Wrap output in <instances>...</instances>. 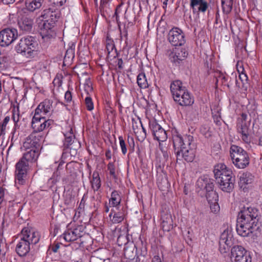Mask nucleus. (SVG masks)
I'll list each match as a JSON object with an SVG mask.
<instances>
[{
  "label": "nucleus",
  "instance_id": "obj_48",
  "mask_svg": "<svg viewBox=\"0 0 262 262\" xmlns=\"http://www.w3.org/2000/svg\"><path fill=\"white\" fill-rule=\"evenodd\" d=\"M117 243L119 246L126 244L127 243L126 236L123 235H119L117 238Z\"/></svg>",
  "mask_w": 262,
  "mask_h": 262
},
{
  "label": "nucleus",
  "instance_id": "obj_11",
  "mask_svg": "<svg viewBox=\"0 0 262 262\" xmlns=\"http://www.w3.org/2000/svg\"><path fill=\"white\" fill-rule=\"evenodd\" d=\"M65 139L63 143L64 150L70 148L71 156H73L77 153V148L80 146V143L75 140V136L72 132V129L70 133L64 135Z\"/></svg>",
  "mask_w": 262,
  "mask_h": 262
},
{
  "label": "nucleus",
  "instance_id": "obj_60",
  "mask_svg": "<svg viewBox=\"0 0 262 262\" xmlns=\"http://www.w3.org/2000/svg\"><path fill=\"white\" fill-rule=\"evenodd\" d=\"M4 196V190L3 188L0 189V204L2 203Z\"/></svg>",
  "mask_w": 262,
  "mask_h": 262
},
{
  "label": "nucleus",
  "instance_id": "obj_49",
  "mask_svg": "<svg viewBox=\"0 0 262 262\" xmlns=\"http://www.w3.org/2000/svg\"><path fill=\"white\" fill-rule=\"evenodd\" d=\"M107 169L109 170L110 175L115 178V167L113 163H109L107 165Z\"/></svg>",
  "mask_w": 262,
  "mask_h": 262
},
{
  "label": "nucleus",
  "instance_id": "obj_51",
  "mask_svg": "<svg viewBox=\"0 0 262 262\" xmlns=\"http://www.w3.org/2000/svg\"><path fill=\"white\" fill-rule=\"evenodd\" d=\"M106 49H107V54H108V56L110 55L111 52L113 51V50L114 49H115V53H116V54L118 55V54L117 53V50L115 48V46L114 44H113V43L107 44L106 45Z\"/></svg>",
  "mask_w": 262,
  "mask_h": 262
},
{
  "label": "nucleus",
  "instance_id": "obj_47",
  "mask_svg": "<svg viewBox=\"0 0 262 262\" xmlns=\"http://www.w3.org/2000/svg\"><path fill=\"white\" fill-rule=\"evenodd\" d=\"M139 127H142L141 121L139 120V122H136L134 119H133L132 128L135 133H137L138 132V129Z\"/></svg>",
  "mask_w": 262,
  "mask_h": 262
},
{
  "label": "nucleus",
  "instance_id": "obj_57",
  "mask_svg": "<svg viewBox=\"0 0 262 262\" xmlns=\"http://www.w3.org/2000/svg\"><path fill=\"white\" fill-rule=\"evenodd\" d=\"M117 64L120 70H122L123 68V61L122 58L118 59Z\"/></svg>",
  "mask_w": 262,
  "mask_h": 262
},
{
  "label": "nucleus",
  "instance_id": "obj_12",
  "mask_svg": "<svg viewBox=\"0 0 262 262\" xmlns=\"http://www.w3.org/2000/svg\"><path fill=\"white\" fill-rule=\"evenodd\" d=\"M214 178L216 181L222 182V180L230 177L233 175L232 171L228 168L223 163H219L215 165L213 170Z\"/></svg>",
  "mask_w": 262,
  "mask_h": 262
},
{
  "label": "nucleus",
  "instance_id": "obj_6",
  "mask_svg": "<svg viewBox=\"0 0 262 262\" xmlns=\"http://www.w3.org/2000/svg\"><path fill=\"white\" fill-rule=\"evenodd\" d=\"M230 156L234 166L243 169L249 165L250 159L246 151L237 145H232L230 147Z\"/></svg>",
  "mask_w": 262,
  "mask_h": 262
},
{
  "label": "nucleus",
  "instance_id": "obj_21",
  "mask_svg": "<svg viewBox=\"0 0 262 262\" xmlns=\"http://www.w3.org/2000/svg\"><path fill=\"white\" fill-rule=\"evenodd\" d=\"M197 186L201 189L204 188L206 192L213 191L214 184L213 180L207 176H204L199 178L196 182Z\"/></svg>",
  "mask_w": 262,
  "mask_h": 262
},
{
  "label": "nucleus",
  "instance_id": "obj_27",
  "mask_svg": "<svg viewBox=\"0 0 262 262\" xmlns=\"http://www.w3.org/2000/svg\"><path fill=\"white\" fill-rule=\"evenodd\" d=\"M162 223L161 227L164 231H169L173 228V221L170 214L162 215Z\"/></svg>",
  "mask_w": 262,
  "mask_h": 262
},
{
  "label": "nucleus",
  "instance_id": "obj_15",
  "mask_svg": "<svg viewBox=\"0 0 262 262\" xmlns=\"http://www.w3.org/2000/svg\"><path fill=\"white\" fill-rule=\"evenodd\" d=\"M33 25V19L28 14L22 15L18 19V27L24 32H31Z\"/></svg>",
  "mask_w": 262,
  "mask_h": 262
},
{
  "label": "nucleus",
  "instance_id": "obj_43",
  "mask_svg": "<svg viewBox=\"0 0 262 262\" xmlns=\"http://www.w3.org/2000/svg\"><path fill=\"white\" fill-rule=\"evenodd\" d=\"M252 258L249 253L245 254L243 256L239 257L238 258H235L234 262H251Z\"/></svg>",
  "mask_w": 262,
  "mask_h": 262
},
{
  "label": "nucleus",
  "instance_id": "obj_13",
  "mask_svg": "<svg viewBox=\"0 0 262 262\" xmlns=\"http://www.w3.org/2000/svg\"><path fill=\"white\" fill-rule=\"evenodd\" d=\"M20 239L29 243V245H35L39 241L38 232L33 231L29 228H24L21 232Z\"/></svg>",
  "mask_w": 262,
  "mask_h": 262
},
{
  "label": "nucleus",
  "instance_id": "obj_46",
  "mask_svg": "<svg viewBox=\"0 0 262 262\" xmlns=\"http://www.w3.org/2000/svg\"><path fill=\"white\" fill-rule=\"evenodd\" d=\"M10 120L9 116H7L3 120V123L0 125V135L4 134V132L6 128V125Z\"/></svg>",
  "mask_w": 262,
  "mask_h": 262
},
{
  "label": "nucleus",
  "instance_id": "obj_2",
  "mask_svg": "<svg viewBox=\"0 0 262 262\" xmlns=\"http://www.w3.org/2000/svg\"><path fill=\"white\" fill-rule=\"evenodd\" d=\"M173 144L177 155V160L184 159L188 162H192L195 157L196 145L193 137L190 135L182 137L180 135L173 136Z\"/></svg>",
  "mask_w": 262,
  "mask_h": 262
},
{
  "label": "nucleus",
  "instance_id": "obj_5",
  "mask_svg": "<svg viewBox=\"0 0 262 262\" xmlns=\"http://www.w3.org/2000/svg\"><path fill=\"white\" fill-rule=\"evenodd\" d=\"M38 48L37 38L30 35L23 37L15 47L17 53L29 58L33 57L37 54Z\"/></svg>",
  "mask_w": 262,
  "mask_h": 262
},
{
  "label": "nucleus",
  "instance_id": "obj_39",
  "mask_svg": "<svg viewBox=\"0 0 262 262\" xmlns=\"http://www.w3.org/2000/svg\"><path fill=\"white\" fill-rule=\"evenodd\" d=\"M233 244H229L225 242H219V250L222 254L227 253L230 250Z\"/></svg>",
  "mask_w": 262,
  "mask_h": 262
},
{
  "label": "nucleus",
  "instance_id": "obj_36",
  "mask_svg": "<svg viewBox=\"0 0 262 262\" xmlns=\"http://www.w3.org/2000/svg\"><path fill=\"white\" fill-rule=\"evenodd\" d=\"M120 201L121 198L118 192L116 190L113 191L111 193L110 202H112L113 206L117 207L120 204Z\"/></svg>",
  "mask_w": 262,
  "mask_h": 262
},
{
  "label": "nucleus",
  "instance_id": "obj_42",
  "mask_svg": "<svg viewBox=\"0 0 262 262\" xmlns=\"http://www.w3.org/2000/svg\"><path fill=\"white\" fill-rule=\"evenodd\" d=\"M9 250V246L3 239H0V255L5 257L6 253Z\"/></svg>",
  "mask_w": 262,
  "mask_h": 262
},
{
  "label": "nucleus",
  "instance_id": "obj_63",
  "mask_svg": "<svg viewBox=\"0 0 262 262\" xmlns=\"http://www.w3.org/2000/svg\"><path fill=\"white\" fill-rule=\"evenodd\" d=\"M152 262H161V259L159 255H155L152 260Z\"/></svg>",
  "mask_w": 262,
  "mask_h": 262
},
{
  "label": "nucleus",
  "instance_id": "obj_54",
  "mask_svg": "<svg viewBox=\"0 0 262 262\" xmlns=\"http://www.w3.org/2000/svg\"><path fill=\"white\" fill-rule=\"evenodd\" d=\"M219 78L221 79V80H222V82L223 84H224L225 85H227L228 86V87H229V84H226V82L228 81V76H227L224 75L223 74H222L221 75H220L219 76Z\"/></svg>",
  "mask_w": 262,
  "mask_h": 262
},
{
  "label": "nucleus",
  "instance_id": "obj_16",
  "mask_svg": "<svg viewBox=\"0 0 262 262\" xmlns=\"http://www.w3.org/2000/svg\"><path fill=\"white\" fill-rule=\"evenodd\" d=\"M251 120L248 122H237L236 127L237 133L241 134V138L243 141L246 143H250V125Z\"/></svg>",
  "mask_w": 262,
  "mask_h": 262
},
{
  "label": "nucleus",
  "instance_id": "obj_9",
  "mask_svg": "<svg viewBox=\"0 0 262 262\" xmlns=\"http://www.w3.org/2000/svg\"><path fill=\"white\" fill-rule=\"evenodd\" d=\"M17 37V31L14 28H6L0 32V45L8 46Z\"/></svg>",
  "mask_w": 262,
  "mask_h": 262
},
{
  "label": "nucleus",
  "instance_id": "obj_10",
  "mask_svg": "<svg viewBox=\"0 0 262 262\" xmlns=\"http://www.w3.org/2000/svg\"><path fill=\"white\" fill-rule=\"evenodd\" d=\"M149 126L155 139L159 142H164L167 139L166 132L156 121H149Z\"/></svg>",
  "mask_w": 262,
  "mask_h": 262
},
{
  "label": "nucleus",
  "instance_id": "obj_4",
  "mask_svg": "<svg viewBox=\"0 0 262 262\" xmlns=\"http://www.w3.org/2000/svg\"><path fill=\"white\" fill-rule=\"evenodd\" d=\"M170 91L174 101L181 106H187L192 105L194 98L185 86H183L180 80H175L170 84Z\"/></svg>",
  "mask_w": 262,
  "mask_h": 262
},
{
  "label": "nucleus",
  "instance_id": "obj_8",
  "mask_svg": "<svg viewBox=\"0 0 262 262\" xmlns=\"http://www.w3.org/2000/svg\"><path fill=\"white\" fill-rule=\"evenodd\" d=\"M45 118L46 116L42 114H37L35 113L31 125L33 132L40 133L51 125L52 120L49 119L47 120Z\"/></svg>",
  "mask_w": 262,
  "mask_h": 262
},
{
  "label": "nucleus",
  "instance_id": "obj_55",
  "mask_svg": "<svg viewBox=\"0 0 262 262\" xmlns=\"http://www.w3.org/2000/svg\"><path fill=\"white\" fill-rule=\"evenodd\" d=\"M67 0H53V4L60 7L62 6L66 3Z\"/></svg>",
  "mask_w": 262,
  "mask_h": 262
},
{
  "label": "nucleus",
  "instance_id": "obj_19",
  "mask_svg": "<svg viewBox=\"0 0 262 262\" xmlns=\"http://www.w3.org/2000/svg\"><path fill=\"white\" fill-rule=\"evenodd\" d=\"M235 181V177L232 175L222 180V182L216 181L219 187L223 191L230 193L234 189Z\"/></svg>",
  "mask_w": 262,
  "mask_h": 262
},
{
  "label": "nucleus",
  "instance_id": "obj_28",
  "mask_svg": "<svg viewBox=\"0 0 262 262\" xmlns=\"http://www.w3.org/2000/svg\"><path fill=\"white\" fill-rule=\"evenodd\" d=\"M44 0H27L26 2V6L28 10L33 12L41 7Z\"/></svg>",
  "mask_w": 262,
  "mask_h": 262
},
{
  "label": "nucleus",
  "instance_id": "obj_7",
  "mask_svg": "<svg viewBox=\"0 0 262 262\" xmlns=\"http://www.w3.org/2000/svg\"><path fill=\"white\" fill-rule=\"evenodd\" d=\"M168 39L173 46H182L186 42L184 32L177 27H173L169 31Z\"/></svg>",
  "mask_w": 262,
  "mask_h": 262
},
{
  "label": "nucleus",
  "instance_id": "obj_50",
  "mask_svg": "<svg viewBox=\"0 0 262 262\" xmlns=\"http://www.w3.org/2000/svg\"><path fill=\"white\" fill-rule=\"evenodd\" d=\"M9 56L7 55L1 54L0 55V64H4L8 62L9 60Z\"/></svg>",
  "mask_w": 262,
  "mask_h": 262
},
{
  "label": "nucleus",
  "instance_id": "obj_24",
  "mask_svg": "<svg viewBox=\"0 0 262 262\" xmlns=\"http://www.w3.org/2000/svg\"><path fill=\"white\" fill-rule=\"evenodd\" d=\"M42 139V136L38 132H33L27 138V142L34 148L38 149Z\"/></svg>",
  "mask_w": 262,
  "mask_h": 262
},
{
  "label": "nucleus",
  "instance_id": "obj_33",
  "mask_svg": "<svg viewBox=\"0 0 262 262\" xmlns=\"http://www.w3.org/2000/svg\"><path fill=\"white\" fill-rule=\"evenodd\" d=\"M137 82L138 86L141 89H146L148 87V84L145 74L144 73H141L138 74L137 78Z\"/></svg>",
  "mask_w": 262,
  "mask_h": 262
},
{
  "label": "nucleus",
  "instance_id": "obj_64",
  "mask_svg": "<svg viewBox=\"0 0 262 262\" xmlns=\"http://www.w3.org/2000/svg\"><path fill=\"white\" fill-rule=\"evenodd\" d=\"M84 199L83 198L81 200V202L80 203V204H79V208L78 209H83L84 208Z\"/></svg>",
  "mask_w": 262,
  "mask_h": 262
},
{
  "label": "nucleus",
  "instance_id": "obj_23",
  "mask_svg": "<svg viewBox=\"0 0 262 262\" xmlns=\"http://www.w3.org/2000/svg\"><path fill=\"white\" fill-rule=\"evenodd\" d=\"M30 245L26 241L20 239L16 246L15 251L17 254L20 256H26L30 251Z\"/></svg>",
  "mask_w": 262,
  "mask_h": 262
},
{
  "label": "nucleus",
  "instance_id": "obj_32",
  "mask_svg": "<svg viewBox=\"0 0 262 262\" xmlns=\"http://www.w3.org/2000/svg\"><path fill=\"white\" fill-rule=\"evenodd\" d=\"M75 57V48L72 47L69 48L65 54L63 59V64H70L72 62Z\"/></svg>",
  "mask_w": 262,
  "mask_h": 262
},
{
  "label": "nucleus",
  "instance_id": "obj_59",
  "mask_svg": "<svg viewBox=\"0 0 262 262\" xmlns=\"http://www.w3.org/2000/svg\"><path fill=\"white\" fill-rule=\"evenodd\" d=\"M0 1L4 5H10L13 4L15 0H0Z\"/></svg>",
  "mask_w": 262,
  "mask_h": 262
},
{
  "label": "nucleus",
  "instance_id": "obj_29",
  "mask_svg": "<svg viewBox=\"0 0 262 262\" xmlns=\"http://www.w3.org/2000/svg\"><path fill=\"white\" fill-rule=\"evenodd\" d=\"M247 253V251L242 246H235L231 249V257L234 260L235 258H238L239 257L243 256Z\"/></svg>",
  "mask_w": 262,
  "mask_h": 262
},
{
  "label": "nucleus",
  "instance_id": "obj_22",
  "mask_svg": "<svg viewBox=\"0 0 262 262\" xmlns=\"http://www.w3.org/2000/svg\"><path fill=\"white\" fill-rule=\"evenodd\" d=\"M190 6L193 12L196 10L198 12L204 13L209 7V4L206 0H190Z\"/></svg>",
  "mask_w": 262,
  "mask_h": 262
},
{
  "label": "nucleus",
  "instance_id": "obj_26",
  "mask_svg": "<svg viewBox=\"0 0 262 262\" xmlns=\"http://www.w3.org/2000/svg\"><path fill=\"white\" fill-rule=\"evenodd\" d=\"M137 255V249L135 245L126 246L124 249V256L128 260H132Z\"/></svg>",
  "mask_w": 262,
  "mask_h": 262
},
{
  "label": "nucleus",
  "instance_id": "obj_58",
  "mask_svg": "<svg viewBox=\"0 0 262 262\" xmlns=\"http://www.w3.org/2000/svg\"><path fill=\"white\" fill-rule=\"evenodd\" d=\"M239 79L242 81H247L248 77L245 73H242L239 75Z\"/></svg>",
  "mask_w": 262,
  "mask_h": 262
},
{
  "label": "nucleus",
  "instance_id": "obj_25",
  "mask_svg": "<svg viewBox=\"0 0 262 262\" xmlns=\"http://www.w3.org/2000/svg\"><path fill=\"white\" fill-rule=\"evenodd\" d=\"M254 180V176L249 172H243L239 178V186L243 190L248 184H251Z\"/></svg>",
  "mask_w": 262,
  "mask_h": 262
},
{
  "label": "nucleus",
  "instance_id": "obj_45",
  "mask_svg": "<svg viewBox=\"0 0 262 262\" xmlns=\"http://www.w3.org/2000/svg\"><path fill=\"white\" fill-rule=\"evenodd\" d=\"M120 146L121 148V151L122 154L125 155L127 152V148L126 145L125 143V141L122 136H120L119 137Z\"/></svg>",
  "mask_w": 262,
  "mask_h": 262
},
{
  "label": "nucleus",
  "instance_id": "obj_14",
  "mask_svg": "<svg viewBox=\"0 0 262 262\" xmlns=\"http://www.w3.org/2000/svg\"><path fill=\"white\" fill-rule=\"evenodd\" d=\"M54 27V25L45 20L39 23L40 34L43 39L47 40L55 36V33L53 30Z\"/></svg>",
  "mask_w": 262,
  "mask_h": 262
},
{
  "label": "nucleus",
  "instance_id": "obj_41",
  "mask_svg": "<svg viewBox=\"0 0 262 262\" xmlns=\"http://www.w3.org/2000/svg\"><path fill=\"white\" fill-rule=\"evenodd\" d=\"M206 199L209 203L215 202L218 200V194L215 191L207 192Z\"/></svg>",
  "mask_w": 262,
  "mask_h": 262
},
{
  "label": "nucleus",
  "instance_id": "obj_1",
  "mask_svg": "<svg viewBox=\"0 0 262 262\" xmlns=\"http://www.w3.org/2000/svg\"><path fill=\"white\" fill-rule=\"evenodd\" d=\"M259 210L253 206H244L238 212L236 231L243 237L250 236L252 234L257 235L260 233Z\"/></svg>",
  "mask_w": 262,
  "mask_h": 262
},
{
  "label": "nucleus",
  "instance_id": "obj_40",
  "mask_svg": "<svg viewBox=\"0 0 262 262\" xmlns=\"http://www.w3.org/2000/svg\"><path fill=\"white\" fill-rule=\"evenodd\" d=\"M53 6H50L49 8L45 9L41 13L39 18H42V20H45L49 22V19L51 17V12L53 9Z\"/></svg>",
  "mask_w": 262,
  "mask_h": 262
},
{
  "label": "nucleus",
  "instance_id": "obj_53",
  "mask_svg": "<svg viewBox=\"0 0 262 262\" xmlns=\"http://www.w3.org/2000/svg\"><path fill=\"white\" fill-rule=\"evenodd\" d=\"M128 143H129V146H130L129 151L131 152H133L134 150V146H135L134 139L133 138H131L130 139H129V138H128Z\"/></svg>",
  "mask_w": 262,
  "mask_h": 262
},
{
  "label": "nucleus",
  "instance_id": "obj_44",
  "mask_svg": "<svg viewBox=\"0 0 262 262\" xmlns=\"http://www.w3.org/2000/svg\"><path fill=\"white\" fill-rule=\"evenodd\" d=\"M85 104L88 110L92 111L94 108V104L91 97L88 96L85 98Z\"/></svg>",
  "mask_w": 262,
  "mask_h": 262
},
{
  "label": "nucleus",
  "instance_id": "obj_37",
  "mask_svg": "<svg viewBox=\"0 0 262 262\" xmlns=\"http://www.w3.org/2000/svg\"><path fill=\"white\" fill-rule=\"evenodd\" d=\"M63 162H61L57 167V170L55 171L52 177L49 180V181H51V183L53 184H56L57 182L59 181L60 176V172L59 170L61 169V166H62Z\"/></svg>",
  "mask_w": 262,
  "mask_h": 262
},
{
  "label": "nucleus",
  "instance_id": "obj_38",
  "mask_svg": "<svg viewBox=\"0 0 262 262\" xmlns=\"http://www.w3.org/2000/svg\"><path fill=\"white\" fill-rule=\"evenodd\" d=\"M233 3V1H222L223 12L226 14H229L232 10Z\"/></svg>",
  "mask_w": 262,
  "mask_h": 262
},
{
  "label": "nucleus",
  "instance_id": "obj_62",
  "mask_svg": "<svg viewBox=\"0 0 262 262\" xmlns=\"http://www.w3.org/2000/svg\"><path fill=\"white\" fill-rule=\"evenodd\" d=\"M142 127V132H143V133L141 135V138H142V140H143L146 137V130L143 127V126H142V127Z\"/></svg>",
  "mask_w": 262,
  "mask_h": 262
},
{
  "label": "nucleus",
  "instance_id": "obj_61",
  "mask_svg": "<svg viewBox=\"0 0 262 262\" xmlns=\"http://www.w3.org/2000/svg\"><path fill=\"white\" fill-rule=\"evenodd\" d=\"M161 150H162V152L163 153V157H164V159L165 160H167L168 159V156H169L168 153L167 152V151L164 150H163L162 149H161Z\"/></svg>",
  "mask_w": 262,
  "mask_h": 262
},
{
  "label": "nucleus",
  "instance_id": "obj_35",
  "mask_svg": "<svg viewBox=\"0 0 262 262\" xmlns=\"http://www.w3.org/2000/svg\"><path fill=\"white\" fill-rule=\"evenodd\" d=\"M220 242H225L229 244H233L232 234L230 231L225 230L220 236Z\"/></svg>",
  "mask_w": 262,
  "mask_h": 262
},
{
  "label": "nucleus",
  "instance_id": "obj_52",
  "mask_svg": "<svg viewBox=\"0 0 262 262\" xmlns=\"http://www.w3.org/2000/svg\"><path fill=\"white\" fill-rule=\"evenodd\" d=\"M64 98L67 102H71L72 101V96L71 92H70L69 91H67L64 95Z\"/></svg>",
  "mask_w": 262,
  "mask_h": 262
},
{
  "label": "nucleus",
  "instance_id": "obj_17",
  "mask_svg": "<svg viewBox=\"0 0 262 262\" xmlns=\"http://www.w3.org/2000/svg\"><path fill=\"white\" fill-rule=\"evenodd\" d=\"M53 112V101L46 99L41 102L35 110L37 114H42L43 116H50Z\"/></svg>",
  "mask_w": 262,
  "mask_h": 262
},
{
  "label": "nucleus",
  "instance_id": "obj_56",
  "mask_svg": "<svg viewBox=\"0 0 262 262\" xmlns=\"http://www.w3.org/2000/svg\"><path fill=\"white\" fill-rule=\"evenodd\" d=\"M247 115L246 114L243 113L241 114V118L238 120V122H248L247 121Z\"/></svg>",
  "mask_w": 262,
  "mask_h": 262
},
{
  "label": "nucleus",
  "instance_id": "obj_34",
  "mask_svg": "<svg viewBox=\"0 0 262 262\" xmlns=\"http://www.w3.org/2000/svg\"><path fill=\"white\" fill-rule=\"evenodd\" d=\"M51 14V15L49 23H51L53 25H55L56 22L57 21L60 17V11L59 9L55 8V6H53Z\"/></svg>",
  "mask_w": 262,
  "mask_h": 262
},
{
  "label": "nucleus",
  "instance_id": "obj_20",
  "mask_svg": "<svg viewBox=\"0 0 262 262\" xmlns=\"http://www.w3.org/2000/svg\"><path fill=\"white\" fill-rule=\"evenodd\" d=\"M81 229V227H77L73 229H69L64 232L62 236L66 242L75 241L82 236Z\"/></svg>",
  "mask_w": 262,
  "mask_h": 262
},
{
  "label": "nucleus",
  "instance_id": "obj_3",
  "mask_svg": "<svg viewBox=\"0 0 262 262\" xmlns=\"http://www.w3.org/2000/svg\"><path fill=\"white\" fill-rule=\"evenodd\" d=\"M38 149L32 148L24 153L15 165V183L23 185L26 182L28 170L31 164L37 161L39 156Z\"/></svg>",
  "mask_w": 262,
  "mask_h": 262
},
{
  "label": "nucleus",
  "instance_id": "obj_30",
  "mask_svg": "<svg viewBox=\"0 0 262 262\" xmlns=\"http://www.w3.org/2000/svg\"><path fill=\"white\" fill-rule=\"evenodd\" d=\"M125 216V210L122 208L121 210L115 212L114 215L113 213L111 212L109 214V217L111 222L113 224H118L121 223L124 219Z\"/></svg>",
  "mask_w": 262,
  "mask_h": 262
},
{
  "label": "nucleus",
  "instance_id": "obj_18",
  "mask_svg": "<svg viewBox=\"0 0 262 262\" xmlns=\"http://www.w3.org/2000/svg\"><path fill=\"white\" fill-rule=\"evenodd\" d=\"M188 53L184 48H176L170 54V60L176 65H178L187 56Z\"/></svg>",
  "mask_w": 262,
  "mask_h": 262
},
{
  "label": "nucleus",
  "instance_id": "obj_31",
  "mask_svg": "<svg viewBox=\"0 0 262 262\" xmlns=\"http://www.w3.org/2000/svg\"><path fill=\"white\" fill-rule=\"evenodd\" d=\"M92 187L94 191H98L101 187V183L99 173L97 171H94L92 175V180H91Z\"/></svg>",
  "mask_w": 262,
  "mask_h": 262
}]
</instances>
